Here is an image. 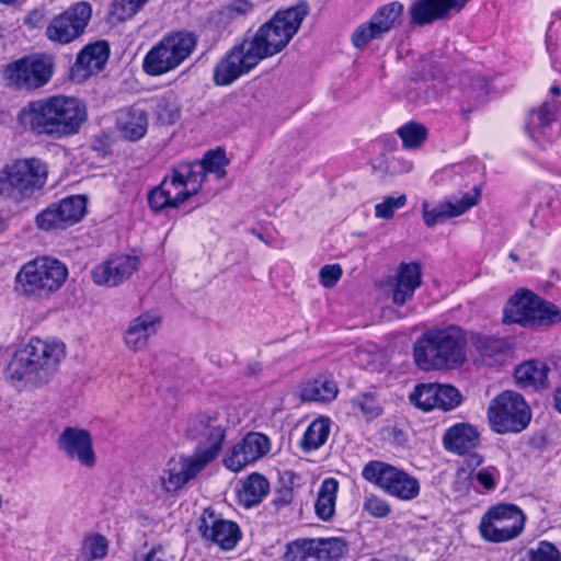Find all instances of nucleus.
Listing matches in <instances>:
<instances>
[{"label":"nucleus","instance_id":"obj_1","mask_svg":"<svg viewBox=\"0 0 561 561\" xmlns=\"http://www.w3.org/2000/svg\"><path fill=\"white\" fill-rule=\"evenodd\" d=\"M65 356L66 346L61 341L34 336L15 352L7 373L12 380L43 386L58 371Z\"/></svg>","mask_w":561,"mask_h":561},{"label":"nucleus","instance_id":"obj_2","mask_svg":"<svg viewBox=\"0 0 561 561\" xmlns=\"http://www.w3.org/2000/svg\"><path fill=\"white\" fill-rule=\"evenodd\" d=\"M466 345L458 325L430 329L414 342V362L424 371L458 368L466 360Z\"/></svg>","mask_w":561,"mask_h":561},{"label":"nucleus","instance_id":"obj_3","mask_svg":"<svg viewBox=\"0 0 561 561\" xmlns=\"http://www.w3.org/2000/svg\"><path fill=\"white\" fill-rule=\"evenodd\" d=\"M308 13L307 3L279 10L252 36H247L243 41L254 54L255 59L261 62L263 59L280 53L289 44Z\"/></svg>","mask_w":561,"mask_h":561},{"label":"nucleus","instance_id":"obj_4","mask_svg":"<svg viewBox=\"0 0 561 561\" xmlns=\"http://www.w3.org/2000/svg\"><path fill=\"white\" fill-rule=\"evenodd\" d=\"M68 277L57 259L41 256L26 262L15 275V290L26 298H44L57 291Z\"/></svg>","mask_w":561,"mask_h":561},{"label":"nucleus","instance_id":"obj_5","mask_svg":"<svg viewBox=\"0 0 561 561\" xmlns=\"http://www.w3.org/2000/svg\"><path fill=\"white\" fill-rule=\"evenodd\" d=\"M196 165L191 168L186 162H179L171 168L161 183L148 194V204L153 211L176 208L190 197L196 195L198 186Z\"/></svg>","mask_w":561,"mask_h":561},{"label":"nucleus","instance_id":"obj_6","mask_svg":"<svg viewBox=\"0 0 561 561\" xmlns=\"http://www.w3.org/2000/svg\"><path fill=\"white\" fill-rule=\"evenodd\" d=\"M48 169L38 158L14 161L0 170V194L16 201L31 197L47 181Z\"/></svg>","mask_w":561,"mask_h":561},{"label":"nucleus","instance_id":"obj_7","mask_svg":"<svg viewBox=\"0 0 561 561\" xmlns=\"http://www.w3.org/2000/svg\"><path fill=\"white\" fill-rule=\"evenodd\" d=\"M561 321V311L552 302L523 290L512 296L504 308L503 322L517 323L524 328L550 327Z\"/></svg>","mask_w":561,"mask_h":561},{"label":"nucleus","instance_id":"obj_8","mask_svg":"<svg viewBox=\"0 0 561 561\" xmlns=\"http://www.w3.org/2000/svg\"><path fill=\"white\" fill-rule=\"evenodd\" d=\"M194 33L179 31L165 35L145 56L144 71L149 76H161L178 68L196 47Z\"/></svg>","mask_w":561,"mask_h":561},{"label":"nucleus","instance_id":"obj_9","mask_svg":"<svg viewBox=\"0 0 561 561\" xmlns=\"http://www.w3.org/2000/svg\"><path fill=\"white\" fill-rule=\"evenodd\" d=\"M362 476L389 496L400 501H413L421 492V484L417 478L382 461H369L366 463Z\"/></svg>","mask_w":561,"mask_h":561},{"label":"nucleus","instance_id":"obj_10","mask_svg":"<svg viewBox=\"0 0 561 561\" xmlns=\"http://www.w3.org/2000/svg\"><path fill=\"white\" fill-rule=\"evenodd\" d=\"M226 431V421L218 413L198 412L192 415L186 432L198 442L193 454L209 465L221 451Z\"/></svg>","mask_w":561,"mask_h":561},{"label":"nucleus","instance_id":"obj_11","mask_svg":"<svg viewBox=\"0 0 561 561\" xmlns=\"http://www.w3.org/2000/svg\"><path fill=\"white\" fill-rule=\"evenodd\" d=\"M488 417L496 433H518L527 427L531 413L523 396L506 390L492 400Z\"/></svg>","mask_w":561,"mask_h":561},{"label":"nucleus","instance_id":"obj_12","mask_svg":"<svg viewBox=\"0 0 561 561\" xmlns=\"http://www.w3.org/2000/svg\"><path fill=\"white\" fill-rule=\"evenodd\" d=\"M54 73V60L45 54L24 56L7 65L4 78L9 85L19 90H37L51 79Z\"/></svg>","mask_w":561,"mask_h":561},{"label":"nucleus","instance_id":"obj_13","mask_svg":"<svg viewBox=\"0 0 561 561\" xmlns=\"http://www.w3.org/2000/svg\"><path fill=\"white\" fill-rule=\"evenodd\" d=\"M92 16L89 2L80 1L54 15L45 27V37L55 45H68L80 38Z\"/></svg>","mask_w":561,"mask_h":561},{"label":"nucleus","instance_id":"obj_14","mask_svg":"<svg viewBox=\"0 0 561 561\" xmlns=\"http://www.w3.org/2000/svg\"><path fill=\"white\" fill-rule=\"evenodd\" d=\"M525 526V515L514 504H501L490 508L482 517L479 530L490 542H504L520 535Z\"/></svg>","mask_w":561,"mask_h":561},{"label":"nucleus","instance_id":"obj_15","mask_svg":"<svg viewBox=\"0 0 561 561\" xmlns=\"http://www.w3.org/2000/svg\"><path fill=\"white\" fill-rule=\"evenodd\" d=\"M403 12L404 7L399 1L381 5L367 22L355 28L351 37L352 44L356 48H364L371 41L382 38L402 24Z\"/></svg>","mask_w":561,"mask_h":561},{"label":"nucleus","instance_id":"obj_16","mask_svg":"<svg viewBox=\"0 0 561 561\" xmlns=\"http://www.w3.org/2000/svg\"><path fill=\"white\" fill-rule=\"evenodd\" d=\"M87 209L85 198L81 195L66 197L49 204L35 217V226L45 232H56L79 222Z\"/></svg>","mask_w":561,"mask_h":561},{"label":"nucleus","instance_id":"obj_17","mask_svg":"<svg viewBox=\"0 0 561 561\" xmlns=\"http://www.w3.org/2000/svg\"><path fill=\"white\" fill-rule=\"evenodd\" d=\"M51 139L60 140L77 135L87 121V107L77 98L53 95Z\"/></svg>","mask_w":561,"mask_h":561},{"label":"nucleus","instance_id":"obj_18","mask_svg":"<svg viewBox=\"0 0 561 561\" xmlns=\"http://www.w3.org/2000/svg\"><path fill=\"white\" fill-rule=\"evenodd\" d=\"M259 64L260 61L255 59L254 54L242 39L241 43L230 48L215 66L214 83L218 87L229 85Z\"/></svg>","mask_w":561,"mask_h":561},{"label":"nucleus","instance_id":"obj_19","mask_svg":"<svg viewBox=\"0 0 561 561\" xmlns=\"http://www.w3.org/2000/svg\"><path fill=\"white\" fill-rule=\"evenodd\" d=\"M196 455L171 458L163 467L158 483L164 493L176 494L190 481L194 480L207 466Z\"/></svg>","mask_w":561,"mask_h":561},{"label":"nucleus","instance_id":"obj_20","mask_svg":"<svg viewBox=\"0 0 561 561\" xmlns=\"http://www.w3.org/2000/svg\"><path fill=\"white\" fill-rule=\"evenodd\" d=\"M271 450V439L263 433L250 432L226 454L224 465L238 472L248 465L262 459Z\"/></svg>","mask_w":561,"mask_h":561},{"label":"nucleus","instance_id":"obj_21","mask_svg":"<svg viewBox=\"0 0 561 561\" xmlns=\"http://www.w3.org/2000/svg\"><path fill=\"white\" fill-rule=\"evenodd\" d=\"M198 533L206 541L216 543L224 550H231L241 538L237 523L218 517L207 508L198 519Z\"/></svg>","mask_w":561,"mask_h":561},{"label":"nucleus","instance_id":"obj_22","mask_svg":"<svg viewBox=\"0 0 561 561\" xmlns=\"http://www.w3.org/2000/svg\"><path fill=\"white\" fill-rule=\"evenodd\" d=\"M53 96L34 100L24 105L18 114L21 128L35 137L51 139Z\"/></svg>","mask_w":561,"mask_h":561},{"label":"nucleus","instance_id":"obj_23","mask_svg":"<svg viewBox=\"0 0 561 561\" xmlns=\"http://www.w3.org/2000/svg\"><path fill=\"white\" fill-rule=\"evenodd\" d=\"M139 265V259L135 255L114 256L95 265L91 271V277L98 286L117 287L128 280L138 271Z\"/></svg>","mask_w":561,"mask_h":561},{"label":"nucleus","instance_id":"obj_24","mask_svg":"<svg viewBox=\"0 0 561 561\" xmlns=\"http://www.w3.org/2000/svg\"><path fill=\"white\" fill-rule=\"evenodd\" d=\"M58 448L69 459L78 461L85 468H93L96 456L90 432L81 427L68 426L58 437Z\"/></svg>","mask_w":561,"mask_h":561},{"label":"nucleus","instance_id":"obj_25","mask_svg":"<svg viewBox=\"0 0 561 561\" xmlns=\"http://www.w3.org/2000/svg\"><path fill=\"white\" fill-rule=\"evenodd\" d=\"M481 196L480 190L474 186L471 193H466L459 199H446L432 209L426 202L423 203V220L427 227H434L446 220L461 216L471 207L478 204Z\"/></svg>","mask_w":561,"mask_h":561},{"label":"nucleus","instance_id":"obj_26","mask_svg":"<svg viewBox=\"0 0 561 561\" xmlns=\"http://www.w3.org/2000/svg\"><path fill=\"white\" fill-rule=\"evenodd\" d=\"M160 325L161 317L152 311L142 312L131 319L124 332L126 347L133 352L145 350Z\"/></svg>","mask_w":561,"mask_h":561},{"label":"nucleus","instance_id":"obj_27","mask_svg":"<svg viewBox=\"0 0 561 561\" xmlns=\"http://www.w3.org/2000/svg\"><path fill=\"white\" fill-rule=\"evenodd\" d=\"M422 284V272L419 263H401L390 283L391 298L394 305L403 306L414 296Z\"/></svg>","mask_w":561,"mask_h":561},{"label":"nucleus","instance_id":"obj_28","mask_svg":"<svg viewBox=\"0 0 561 561\" xmlns=\"http://www.w3.org/2000/svg\"><path fill=\"white\" fill-rule=\"evenodd\" d=\"M557 111L558 105L549 103H543L539 110L531 111L525 129L537 145L543 147L554 140L552 124L557 121Z\"/></svg>","mask_w":561,"mask_h":561},{"label":"nucleus","instance_id":"obj_29","mask_svg":"<svg viewBox=\"0 0 561 561\" xmlns=\"http://www.w3.org/2000/svg\"><path fill=\"white\" fill-rule=\"evenodd\" d=\"M108 56L110 47L106 42L99 41L88 44L77 56L76 62L72 67L73 76L85 79L98 73L104 68Z\"/></svg>","mask_w":561,"mask_h":561},{"label":"nucleus","instance_id":"obj_30","mask_svg":"<svg viewBox=\"0 0 561 561\" xmlns=\"http://www.w3.org/2000/svg\"><path fill=\"white\" fill-rule=\"evenodd\" d=\"M469 0H419L410 9L411 22L425 25L443 19L451 9L460 10Z\"/></svg>","mask_w":561,"mask_h":561},{"label":"nucleus","instance_id":"obj_31","mask_svg":"<svg viewBox=\"0 0 561 561\" xmlns=\"http://www.w3.org/2000/svg\"><path fill=\"white\" fill-rule=\"evenodd\" d=\"M149 126L148 113L138 105L119 110L116 114V127L122 137L137 141L145 137Z\"/></svg>","mask_w":561,"mask_h":561},{"label":"nucleus","instance_id":"obj_32","mask_svg":"<svg viewBox=\"0 0 561 561\" xmlns=\"http://www.w3.org/2000/svg\"><path fill=\"white\" fill-rule=\"evenodd\" d=\"M480 444L478 430L469 423H457L450 426L443 436V445L447 451L466 455Z\"/></svg>","mask_w":561,"mask_h":561},{"label":"nucleus","instance_id":"obj_33","mask_svg":"<svg viewBox=\"0 0 561 561\" xmlns=\"http://www.w3.org/2000/svg\"><path fill=\"white\" fill-rule=\"evenodd\" d=\"M549 367L542 360H527L515 369L516 382L524 388L541 389L548 387Z\"/></svg>","mask_w":561,"mask_h":561},{"label":"nucleus","instance_id":"obj_34","mask_svg":"<svg viewBox=\"0 0 561 561\" xmlns=\"http://www.w3.org/2000/svg\"><path fill=\"white\" fill-rule=\"evenodd\" d=\"M337 386L331 378L319 376L300 388V398L308 402H330L336 398Z\"/></svg>","mask_w":561,"mask_h":561},{"label":"nucleus","instance_id":"obj_35","mask_svg":"<svg viewBox=\"0 0 561 561\" xmlns=\"http://www.w3.org/2000/svg\"><path fill=\"white\" fill-rule=\"evenodd\" d=\"M270 483L267 479L260 473H251L242 482V488L238 492L240 504L244 507H252L260 504L268 494Z\"/></svg>","mask_w":561,"mask_h":561},{"label":"nucleus","instance_id":"obj_36","mask_svg":"<svg viewBox=\"0 0 561 561\" xmlns=\"http://www.w3.org/2000/svg\"><path fill=\"white\" fill-rule=\"evenodd\" d=\"M186 164L191 168H196V174L198 181V186L202 187L204 181L208 175H214L217 180L222 179L226 175V165L228 164V160L222 151H208L201 161H192L186 162Z\"/></svg>","mask_w":561,"mask_h":561},{"label":"nucleus","instance_id":"obj_37","mask_svg":"<svg viewBox=\"0 0 561 561\" xmlns=\"http://www.w3.org/2000/svg\"><path fill=\"white\" fill-rule=\"evenodd\" d=\"M337 491L339 481L335 478H325L321 482L314 503V512L320 519L330 520L333 517Z\"/></svg>","mask_w":561,"mask_h":561},{"label":"nucleus","instance_id":"obj_38","mask_svg":"<svg viewBox=\"0 0 561 561\" xmlns=\"http://www.w3.org/2000/svg\"><path fill=\"white\" fill-rule=\"evenodd\" d=\"M152 103V113L158 124L172 125L180 118L181 108L179 100L172 91H167L156 96Z\"/></svg>","mask_w":561,"mask_h":561},{"label":"nucleus","instance_id":"obj_39","mask_svg":"<svg viewBox=\"0 0 561 561\" xmlns=\"http://www.w3.org/2000/svg\"><path fill=\"white\" fill-rule=\"evenodd\" d=\"M330 434V421L325 417H319L307 427L301 447L306 451H312L320 448L328 439Z\"/></svg>","mask_w":561,"mask_h":561},{"label":"nucleus","instance_id":"obj_40","mask_svg":"<svg viewBox=\"0 0 561 561\" xmlns=\"http://www.w3.org/2000/svg\"><path fill=\"white\" fill-rule=\"evenodd\" d=\"M316 539H297L286 545L284 561H320Z\"/></svg>","mask_w":561,"mask_h":561},{"label":"nucleus","instance_id":"obj_41","mask_svg":"<svg viewBox=\"0 0 561 561\" xmlns=\"http://www.w3.org/2000/svg\"><path fill=\"white\" fill-rule=\"evenodd\" d=\"M437 396H439L438 383H420L415 386L413 392L410 394V400L419 409L431 411L438 409Z\"/></svg>","mask_w":561,"mask_h":561},{"label":"nucleus","instance_id":"obj_42","mask_svg":"<svg viewBox=\"0 0 561 561\" xmlns=\"http://www.w3.org/2000/svg\"><path fill=\"white\" fill-rule=\"evenodd\" d=\"M320 561H333L342 558L348 550L347 541L343 538H317Z\"/></svg>","mask_w":561,"mask_h":561},{"label":"nucleus","instance_id":"obj_43","mask_svg":"<svg viewBox=\"0 0 561 561\" xmlns=\"http://www.w3.org/2000/svg\"><path fill=\"white\" fill-rule=\"evenodd\" d=\"M108 550L107 539L100 535L93 534L87 536L80 549V558L82 561H94L106 557Z\"/></svg>","mask_w":561,"mask_h":561},{"label":"nucleus","instance_id":"obj_44","mask_svg":"<svg viewBox=\"0 0 561 561\" xmlns=\"http://www.w3.org/2000/svg\"><path fill=\"white\" fill-rule=\"evenodd\" d=\"M397 134L402 140L403 148H420L427 138V129L416 122H408L398 128Z\"/></svg>","mask_w":561,"mask_h":561},{"label":"nucleus","instance_id":"obj_45","mask_svg":"<svg viewBox=\"0 0 561 561\" xmlns=\"http://www.w3.org/2000/svg\"><path fill=\"white\" fill-rule=\"evenodd\" d=\"M148 0H114L110 14L117 22L126 21L133 18Z\"/></svg>","mask_w":561,"mask_h":561},{"label":"nucleus","instance_id":"obj_46","mask_svg":"<svg viewBox=\"0 0 561 561\" xmlns=\"http://www.w3.org/2000/svg\"><path fill=\"white\" fill-rule=\"evenodd\" d=\"M520 561H561L559 550L548 541H540L527 551Z\"/></svg>","mask_w":561,"mask_h":561},{"label":"nucleus","instance_id":"obj_47","mask_svg":"<svg viewBox=\"0 0 561 561\" xmlns=\"http://www.w3.org/2000/svg\"><path fill=\"white\" fill-rule=\"evenodd\" d=\"M363 511L371 517L386 518L391 513V505L386 499L369 493L364 497Z\"/></svg>","mask_w":561,"mask_h":561},{"label":"nucleus","instance_id":"obj_48","mask_svg":"<svg viewBox=\"0 0 561 561\" xmlns=\"http://www.w3.org/2000/svg\"><path fill=\"white\" fill-rule=\"evenodd\" d=\"M438 409L443 411H451L459 407L462 401L460 391L451 385L438 383Z\"/></svg>","mask_w":561,"mask_h":561},{"label":"nucleus","instance_id":"obj_49","mask_svg":"<svg viewBox=\"0 0 561 561\" xmlns=\"http://www.w3.org/2000/svg\"><path fill=\"white\" fill-rule=\"evenodd\" d=\"M500 471L496 467L489 466L478 470L477 472H471L470 478L473 482H477L478 485L485 492L493 491L499 481H500Z\"/></svg>","mask_w":561,"mask_h":561},{"label":"nucleus","instance_id":"obj_50","mask_svg":"<svg viewBox=\"0 0 561 561\" xmlns=\"http://www.w3.org/2000/svg\"><path fill=\"white\" fill-rule=\"evenodd\" d=\"M254 10V4L249 0H231L220 10V15L227 20H236L247 16Z\"/></svg>","mask_w":561,"mask_h":561},{"label":"nucleus","instance_id":"obj_51","mask_svg":"<svg viewBox=\"0 0 561 561\" xmlns=\"http://www.w3.org/2000/svg\"><path fill=\"white\" fill-rule=\"evenodd\" d=\"M353 405L359 409L367 420H373L381 414V407L371 393H364L355 398Z\"/></svg>","mask_w":561,"mask_h":561},{"label":"nucleus","instance_id":"obj_52","mask_svg":"<svg viewBox=\"0 0 561 561\" xmlns=\"http://www.w3.org/2000/svg\"><path fill=\"white\" fill-rule=\"evenodd\" d=\"M405 203L407 196L404 194L398 197L387 196L375 206V215L378 218L390 219L393 217L394 211L402 208Z\"/></svg>","mask_w":561,"mask_h":561},{"label":"nucleus","instance_id":"obj_53","mask_svg":"<svg viewBox=\"0 0 561 561\" xmlns=\"http://www.w3.org/2000/svg\"><path fill=\"white\" fill-rule=\"evenodd\" d=\"M342 267L339 264H329L320 268L319 278L322 286L333 287L342 277Z\"/></svg>","mask_w":561,"mask_h":561},{"label":"nucleus","instance_id":"obj_54","mask_svg":"<svg viewBox=\"0 0 561 561\" xmlns=\"http://www.w3.org/2000/svg\"><path fill=\"white\" fill-rule=\"evenodd\" d=\"M467 458L465 460L468 468H477L483 462V457L478 453H467Z\"/></svg>","mask_w":561,"mask_h":561},{"label":"nucleus","instance_id":"obj_55","mask_svg":"<svg viewBox=\"0 0 561 561\" xmlns=\"http://www.w3.org/2000/svg\"><path fill=\"white\" fill-rule=\"evenodd\" d=\"M43 15L38 11H33L25 20V24L32 28L39 26V21L42 20Z\"/></svg>","mask_w":561,"mask_h":561},{"label":"nucleus","instance_id":"obj_56","mask_svg":"<svg viewBox=\"0 0 561 561\" xmlns=\"http://www.w3.org/2000/svg\"><path fill=\"white\" fill-rule=\"evenodd\" d=\"M553 399L556 410L561 413V386L556 389Z\"/></svg>","mask_w":561,"mask_h":561},{"label":"nucleus","instance_id":"obj_57","mask_svg":"<svg viewBox=\"0 0 561 561\" xmlns=\"http://www.w3.org/2000/svg\"><path fill=\"white\" fill-rule=\"evenodd\" d=\"M485 344L489 346V347H494V348H497L499 344H500V341L497 340H488L485 342Z\"/></svg>","mask_w":561,"mask_h":561},{"label":"nucleus","instance_id":"obj_58","mask_svg":"<svg viewBox=\"0 0 561 561\" xmlns=\"http://www.w3.org/2000/svg\"><path fill=\"white\" fill-rule=\"evenodd\" d=\"M550 92L553 95H559L561 93V89L559 87H557V85H553V87H551Z\"/></svg>","mask_w":561,"mask_h":561},{"label":"nucleus","instance_id":"obj_59","mask_svg":"<svg viewBox=\"0 0 561 561\" xmlns=\"http://www.w3.org/2000/svg\"><path fill=\"white\" fill-rule=\"evenodd\" d=\"M18 0H0V3H3V4H13L14 2H16Z\"/></svg>","mask_w":561,"mask_h":561},{"label":"nucleus","instance_id":"obj_60","mask_svg":"<svg viewBox=\"0 0 561 561\" xmlns=\"http://www.w3.org/2000/svg\"><path fill=\"white\" fill-rule=\"evenodd\" d=\"M510 259H512V260H513V261H515V262H517V261L519 260V259H518V256H517V254H516V253H514V252H511V253H510Z\"/></svg>","mask_w":561,"mask_h":561},{"label":"nucleus","instance_id":"obj_61","mask_svg":"<svg viewBox=\"0 0 561 561\" xmlns=\"http://www.w3.org/2000/svg\"><path fill=\"white\" fill-rule=\"evenodd\" d=\"M462 473H466V470H465V469H460V470L458 471V476H460V474H462Z\"/></svg>","mask_w":561,"mask_h":561},{"label":"nucleus","instance_id":"obj_62","mask_svg":"<svg viewBox=\"0 0 561 561\" xmlns=\"http://www.w3.org/2000/svg\"><path fill=\"white\" fill-rule=\"evenodd\" d=\"M559 137L561 138V126H560Z\"/></svg>","mask_w":561,"mask_h":561}]
</instances>
